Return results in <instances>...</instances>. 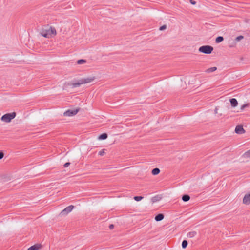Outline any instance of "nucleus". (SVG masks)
Masks as SVG:
<instances>
[{
    "label": "nucleus",
    "mask_w": 250,
    "mask_h": 250,
    "mask_svg": "<svg viewBox=\"0 0 250 250\" xmlns=\"http://www.w3.org/2000/svg\"><path fill=\"white\" fill-rule=\"evenodd\" d=\"M152 201H153V202H155V201H156V200H155V198H153L152 199Z\"/></svg>",
    "instance_id": "32"
},
{
    "label": "nucleus",
    "mask_w": 250,
    "mask_h": 250,
    "mask_svg": "<svg viewBox=\"0 0 250 250\" xmlns=\"http://www.w3.org/2000/svg\"><path fill=\"white\" fill-rule=\"evenodd\" d=\"M57 34L56 30L54 27L48 25L44 26L41 31V34L42 36L50 38L54 37Z\"/></svg>",
    "instance_id": "1"
},
{
    "label": "nucleus",
    "mask_w": 250,
    "mask_h": 250,
    "mask_svg": "<svg viewBox=\"0 0 250 250\" xmlns=\"http://www.w3.org/2000/svg\"><path fill=\"white\" fill-rule=\"evenodd\" d=\"M243 156L245 158H248L250 157V149L246 152L244 154Z\"/></svg>",
    "instance_id": "20"
},
{
    "label": "nucleus",
    "mask_w": 250,
    "mask_h": 250,
    "mask_svg": "<svg viewBox=\"0 0 250 250\" xmlns=\"http://www.w3.org/2000/svg\"><path fill=\"white\" fill-rule=\"evenodd\" d=\"M213 50V47L209 45H204L199 47V51L207 54H210Z\"/></svg>",
    "instance_id": "3"
},
{
    "label": "nucleus",
    "mask_w": 250,
    "mask_h": 250,
    "mask_svg": "<svg viewBox=\"0 0 250 250\" xmlns=\"http://www.w3.org/2000/svg\"><path fill=\"white\" fill-rule=\"evenodd\" d=\"M235 132L238 134H242L245 132V130L243 127L242 125H237L235 127Z\"/></svg>",
    "instance_id": "7"
},
{
    "label": "nucleus",
    "mask_w": 250,
    "mask_h": 250,
    "mask_svg": "<svg viewBox=\"0 0 250 250\" xmlns=\"http://www.w3.org/2000/svg\"><path fill=\"white\" fill-rule=\"evenodd\" d=\"M143 198L142 196H135L134 199L136 201H139Z\"/></svg>",
    "instance_id": "22"
},
{
    "label": "nucleus",
    "mask_w": 250,
    "mask_h": 250,
    "mask_svg": "<svg viewBox=\"0 0 250 250\" xmlns=\"http://www.w3.org/2000/svg\"><path fill=\"white\" fill-rule=\"evenodd\" d=\"M41 248V244H36L27 249V250H38Z\"/></svg>",
    "instance_id": "11"
},
{
    "label": "nucleus",
    "mask_w": 250,
    "mask_h": 250,
    "mask_svg": "<svg viewBox=\"0 0 250 250\" xmlns=\"http://www.w3.org/2000/svg\"><path fill=\"white\" fill-rule=\"evenodd\" d=\"M160 172V169L158 168H155L152 170V174L154 175L158 174Z\"/></svg>",
    "instance_id": "16"
},
{
    "label": "nucleus",
    "mask_w": 250,
    "mask_h": 250,
    "mask_svg": "<svg viewBox=\"0 0 250 250\" xmlns=\"http://www.w3.org/2000/svg\"><path fill=\"white\" fill-rule=\"evenodd\" d=\"M70 163L69 162H67L64 165V167H68L70 165Z\"/></svg>",
    "instance_id": "27"
},
{
    "label": "nucleus",
    "mask_w": 250,
    "mask_h": 250,
    "mask_svg": "<svg viewBox=\"0 0 250 250\" xmlns=\"http://www.w3.org/2000/svg\"><path fill=\"white\" fill-rule=\"evenodd\" d=\"M166 28V25H164L160 28V30H163Z\"/></svg>",
    "instance_id": "26"
},
{
    "label": "nucleus",
    "mask_w": 250,
    "mask_h": 250,
    "mask_svg": "<svg viewBox=\"0 0 250 250\" xmlns=\"http://www.w3.org/2000/svg\"><path fill=\"white\" fill-rule=\"evenodd\" d=\"M82 81L80 80H78L77 82H69L67 83V85L69 86H71L72 88L78 87L80 86L82 84L81 83Z\"/></svg>",
    "instance_id": "5"
},
{
    "label": "nucleus",
    "mask_w": 250,
    "mask_h": 250,
    "mask_svg": "<svg viewBox=\"0 0 250 250\" xmlns=\"http://www.w3.org/2000/svg\"><path fill=\"white\" fill-rule=\"evenodd\" d=\"M78 112V110H68L64 113V116H73L76 115Z\"/></svg>",
    "instance_id": "6"
},
{
    "label": "nucleus",
    "mask_w": 250,
    "mask_h": 250,
    "mask_svg": "<svg viewBox=\"0 0 250 250\" xmlns=\"http://www.w3.org/2000/svg\"><path fill=\"white\" fill-rule=\"evenodd\" d=\"M16 116L15 112H12L10 113H7L3 115L1 118V120L2 121L4 122L5 123L10 122L13 119H14Z\"/></svg>",
    "instance_id": "2"
},
{
    "label": "nucleus",
    "mask_w": 250,
    "mask_h": 250,
    "mask_svg": "<svg viewBox=\"0 0 250 250\" xmlns=\"http://www.w3.org/2000/svg\"><path fill=\"white\" fill-rule=\"evenodd\" d=\"M248 106V104H244L242 106H241L240 109H241V110H243L245 109V108H246Z\"/></svg>",
    "instance_id": "25"
},
{
    "label": "nucleus",
    "mask_w": 250,
    "mask_h": 250,
    "mask_svg": "<svg viewBox=\"0 0 250 250\" xmlns=\"http://www.w3.org/2000/svg\"><path fill=\"white\" fill-rule=\"evenodd\" d=\"M164 218V216L163 214H159L157 215H156L155 217V220L156 221H160L162 220Z\"/></svg>",
    "instance_id": "12"
},
{
    "label": "nucleus",
    "mask_w": 250,
    "mask_h": 250,
    "mask_svg": "<svg viewBox=\"0 0 250 250\" xmlns=\"http://www.w3.org/2000/svg\"><path fill=\"white\" fill-rule=\"evenodd\" d=\"M243 39H244V36L240 35L236 38L235 41L238 42V41H240V40H242Z\"/></svg>",
    "instance_id": "23"
},
{
    "label": "nucleus",
    "mask_w": 250,
    "mask_h": 250,
    "mask_svg": "<svg viewBox=\"0 0 250 250\" xmlns=\"http://www.w3.org/2000/svg\"><path fill=\"white\" fill-rule=\"evenodd\" d=\"M4 156V154L3 152H0V159H1L2 158H3Z\"/></svg>",
    "instance_id": "28"
},
{
    "label": "nucleus",
    "mask_w": 250,
    "mask_h": 250,
    "mask_svg": "<svg viewBox=\"0 0 250 250\" xmlns=\"http://www.w3.org/2000/svg\"><path fill=\"white\" fill-rule=\"evenodd\" d=\"M105 153L104 149H103L101 151L99 152V155L100 156H103Z\"/></svg>",
    "instance_id": "24"
},
{
    "label": "nucleus",
    "mask_w": 250,
    "mask_h": 250,
    "mask_svg": "<svg viewBox=\"0 0 250 250\" xmlns=\"http://www.w3.org/2000/svg\"><path fill=\"white\" fill-rule=\"evenodd\" d=\"M86 62V61L83 59L79 60L77 61V63L79 64H82Z\"/></svg>",
    "instance_id": "21"
},
{
    "label": "nucleus",
    "mask_w": 250,
    "mask_h": 250,
    "mask_svg": "<svg viewBox=\"0 0 250 250\" xmlns=\"http://www.w3.org/2000/svg\"><path fill=\"white\" fill-rule=\"evenodd\" d=\"M214 112H215V114H217V113H218V108H217V107L215 108Z\"/></svg>",
    "instance_id": "31"
},
{
    "label": "nucleus",
    "mask_w": 250,
    "mask_h": 250,
    "mask_svg": "<svg viewBox=\"0 0 250 250\" xmlns=\"http://www.w3.org/2000/svg\"><path fill=\"white\" fill-rule=\"evenodd\" d=\"M73 208L74 206L73 205L68 206L60 212V215L63 216L67 215L68 213H69L72 211Z\"/></svg>",
    "instance_id": "4"
},
{
    "label": "nucleus",
    "mask_w": 250,
    "mask_h": 250,
    "mask_svg": "<svg viewBox=\"0 0 250 250\" xmlns=\"http://www.w3.org/2000/svg\"><path fill=\"white\" fill-rule=\"evenodd\" d=\"M243 203L248 205L250 204V194H246L243 198Z\"/></svg>",
    "instance_id": "9"
},
{
    "label": "nucleus",
    "mask_w": 250,
    "mask_h": 250,
    "mask_svg": "<svg viewBox=\"0 0 250 250\" xmlns=\"http://www.w3.org/2000/svg\"><path fill=\"white\" fill-rule=\"evenodd\" d=\"M94 79V77H88L81 79L82 84H86L92 82Z\"/></svg>",
    "instance_id": "8"
},
{
    "label": "nucleus",
    "mask_w": 250,
    "mask_h": 250,
    "mask_svg": "<svg viewBox=\"0 0 250 250\" xmlns=\"http://www.w3.org/2000/svg\"><path fill=\"white\" fill-rule=\"evenodd\" d=\"M109 228L110 229H113L114 228V225L113 224H111L109 225Z\"/></svg>",
    "instance_id": "30"
},
{
    "label": "nucleus",
    "mask_w": 250,
    "mask_h": 250,
    "mask_svg": "<svg viewBox=\"0 0 250 250\" xmlns=\"http://www.w3.org/2000/svg\"><path fill=\"white\" fill-rule=\"evenodd\" d=\"M232 107H235L238 105V102L235 98H232L229 100Z\"/></svg>",
    "instance_id": "10"
},
{
    "label": "nucleus",
    "mask_w": 250,
    "mask_h": 250,
    "mask_svg": "<svg viewBox=\"0 0 250 250\" xmlns=\"http://www.w3.org/2000/svg\"><path fill=\"white\" fill-rule=\"evenodd\" d=\"M217 70V67H210L208 69H207L205 72H207V73H211V72H213L214 71H215V70Z\"/></svg>",
    "instance_id": "13"
},
{
    "label": "nucleus",
    "mask_w": 250,
    "mask_h": 250,
    "mask_svg": "<svg viewBox=\"0 0 250 250\" xmlns=\"http://www.w3.org/2000/svg\"><path fill=\"white\" fill-rule=\"evenodd\" d=\"M182 199L184 202H187L189 200L190 196L188 195H184L182 196Z\"/></svg>",
    "instance_id": "17"
},
{
    "label": "nucleus",
    "mask_w": 250,
    "mask_h": 250,
    "mask_svg": "<svg viewBox=\"0 0 250 250\" xmlns=\"http://www.w3.org/2000/svg\"><path fill=\"white\" fill-rule=\"evenodd\" d=\"M188 243L187 240H183L182 243V247L183 249H185L188 246Z\"/></svg>",
    "instance_id": "19"
},
{
    "label": "nucleus",
    "mask_w": 250,
    "mask_h": 250,
    "mask_svg": "<svg viewBox=\"0 0 250 250\" xmlns=\"http://www.w3.org/2000/svg\"><path fill=\"white\" fill-rule=\"evenodd\" d=\"M107 138V134L106 133H103L98 137L100 140H104Z\"/></svg>",
    "instance_id": "14"
},
{
    "label": "nucleus",
    "mask_w": 250,
    "mask_h": 250,
    "mask_svg": "<svg viewBox=\"0 0 250 250\" xmlns=\"http://www.w3.org/2000/svg\"><path fill=\"white\" fill-rule=\"evenodd\" d=\"M197 233L196 231H191L188 233L187 236L189 238H193L196 235Z\"/></svg>",
    "instance_id": "15"
},
{
    "label": "nucleus",
    "mask_w": 250,
    "mask_h": 250,
    "mask_svg": "<svg viewBox=\"0 0 250 250\" xmlns=\"http://www.w3.org/2000/svg\"><path fill=\"white\" fill-rule=\"evenodd\" d=\"M190 2L193 5H194L196 4V2L193 0H190Z\"/></svg>",
    "instance_id": "29"
},
{
    "label": "nucleus",
    "mask_w": 250,
    "mask_h": 250,
    "mask_svg": "<svg viewBox=\"0 0 250 250\" xmlns=\"http://www.w3.org/2000/svg\"><path fill=\"white\" fill-rule=\"evenodd\" d=\"M224 40V38L222 36H219L216 38L215 42L216 43H220L222 42Z\"/></svg>",
    "instance_id": "18"
}]
</instances>
